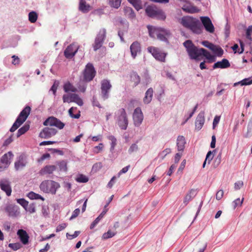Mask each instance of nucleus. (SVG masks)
<instances>
[{
    "mask_svg": "<svg viewBox=\"0 0 252 252\" xmlns=\"http://www.w3.org/2000/svg\"><path fill=\"white\" fill-rule=\"evenodd\" d=\"M181 24L184 27L190 30L194 33L199 34L202 33V27L199 21L192 17L184 16L181 19Z\"/></svg>",
    "mask_w": 252,
    "mask_h": 252,
    "instance_id": "f257e3e1",
    "label": "nucleus"
},
{
    "mask_svg": "<svg viewBox=\"0 0 252 252\" xmlns=\"http://www.w3.org/2000/svg\"><path fill=\"white\" fill-rule=\"evenodd\" d=\"M27 162L25 161L24 156L20 155L18 159L14 163V167L16 170H19L26 165Z\"/></svg>",
    "mask_w": 252,
    "mask_h": 252,
    "instance_id": "393cba45",
    "label": "nucleus"
},
{
    "mask_svg": "<svg viewBox=\"0 0 252 252\" xmlns=\"http://www.w3.org/2000/svg\"><path fill=\"white\" fill-rule=\"evenodd\" d=\"M71 94H63V100L64 103L71 102Z\"/></svg>",
    "mask_w": 252,
    "mask_h": 252,
    "instance_id": "e2e57ef3",
    "label": "nucleus"
},
{
    "mask_svg": "<svg viewBox=\"0 0 252 252\" xmlns=\"http://www.w3.org/2000/svg\"><path fill=\"white\" fill-rule=\"evenodd\" d=\"M217 56L221 57L223 54V49L220 46H217L215 45V47L214 48V50H212Z\"/></svg>",
    "mask_w": 252,
    "mask_h": 252,
    "instance_id": "de8ad7c7",
    "label": "nucleus"
},
{
    "mask_svg": "<svg viewBox=\"0 0 252 252\" xmlns=\"http://www.w3.org/2000/svg\"><path fill=\"white\" fill-rule=\"evenodd\" d=\"M8 247L13 251H17L21 248L22 245L20 243H10Z\"/></svg>",
    "mask_w": 252,
    "mask_h": 252,
    "instance_id": "052dcab7",
    "label": "nucleus"
},
{
    "mask_svg": "<svg viewBox=\"0 0 252 252\" xmlns=\"http://www.w3.org/2000/svg\"><path fill=\"white\" fill-rule=\"evenodd\" d=\"M89 5H86V2L84 0H80L79 9L84 13H86L89 11Z\"/></svg>",
    "mask_w": 252,
    "mask_h": 252,
    "instance_id": "473e14b6",
    "label": "nucleus"
},
{
    "mask_svg": "<svg viewBox=\"0 0 252 252\" xmlns=\"http://www.w3.org/2000/svg\"><path fill=\"white\" fill-rule=\"evenodd\" d=\"M153 92L154 91L152 88H149L146 92L143 98V102L145 104H149L151 102L153 95Z\"/></svg>",
    "mask_w": 252,
    "mask_h": 252,
    "instance_id": "c85d7f7f",
    "label": "nucleus"
},
{
    "mask_svg": "<svg viewBox=\"0 0 252 252\" xmlns=\"http://www.w3.org/2000/svg\"><path fill=\"white\" fill-rule=\"evenodd\" d=\"M186 143L185 137L179 135L177 139V146L179 151H183L185 149V145Z\"/></svg>",
    "mask_w": 252,
    "mask_h": 252,
    "instance_id": "bb28decb",
    "label": "nucleus"
},
{
    "mask_svg": "<svg viewBox=\"0 0 252 252\" xmlns=\"http://www.w3.org/2000/svg\"><path fill=\"white\" fill-rule=\"evenodd\" d=\"M58 131L54 128L45 127L40 132L39 136L42 138H49L56 135Z\"/></svg>",
    "mask_w": 252,
    "mask_h": 252,
    "instance_id": "ddd939ff",
    "label": "nucleus"
},
{
    "mask_svg": "<svg viewBox=\"0 0 252 252\" xmlns=\"http://www.w3.org/2000/svg\"><path fill=\"white\" fill-rule=\"evenodd\" d=\"M12 136L13 135L11 134L7 139H6L3 142L2 146L6 147L9 145L13 141Z\"/></svg>",
    "mask_w": 252,
    "mask_h": 252,
    "instance_id": "774afa93",
    "label": "nucleus"
},
{
    "mask_svg": "<svg viewBox=\"0 0 252 252\" xmlns=\"http://www.w3.org/2000/svg\"><path fill=\"white\" fill-rule=\"evenodd\" d=\"M205 122L204 112H200L197 115L195 120V128L198 130H200Z\"/></svg>",
    "mask_w": 252,
    "mask_h": 252,
    "instance_id": "6ab92c4d",
    "label": "nucleus"
},
{
    "mask_svg": "<svg viewBox=\"0 0 252 252\" xmlns=\"http://www.w3.org/2000/svg\"><path fill=\"white\" fill-rule=\"evenodd\" d=\"M43 124L45 126H55L60 129H63L64 126V123L54 116L49 117L43 122Z\"/></svg>",
    "mask_w": 252,
    "mask_h": 252,
    "instance_id": "1a4fd4ad",
    "label": "nucleus"
},
{
    "mask_svg": "<svg viewBox=\"0 0 252 252\" xmlns=\"http://www.w3.org/2000/svg\"><path fill=\"white\" fill-rule=\"evenodd\" d=\"M124 12L128 19L133 20L135 18L136 14L131 7L128 6L124 7Z\"/></svg>",
    "mask_w": 252,
    "mask_h": 252,
    "instance_id": "cd10ccee",
    "label": "nucleus"
},
{
    "mask_svg": "<svg viewBox=\"0 0 252 252\" xmlns=\"http://www.w3.org/2000/svg\"><path fill=\"white\" fill-rule=\"evenodd\" d=\"M76 107H72L68 110V114L70 117L73 119H78L80 117V111H78V112L76 114H74L73 112L74 110H76Z\"/></svg>",
    "mask_w": 252,
    "mask_h": 252,
    "instance_id": "37998d69",
    "label": "nucleus"
},
{
    "mask_svg": "<svg viewBox=\"0 0 252 252\" xmlns=\"http://www.w3.org/2000/svg\"><path fill=\"white\" fill-rule=\"evenodd\" d=\"M118 113L120 115L117 117V124L121 129L126 130L128 124L126 110L124 108H121L118 110Z\"/></svg>",
    "mask_w": 252,
    "mask_h": 252,
    "instance_id": "423d86ee",
    "label": "nucleus"
},
{
    "mask_svg": "<svg viewBox=\"0 0 252 252\" xmlns=\"http://www.w3.org/2000/svg\"><path fill=\"white\" fill-rule=\"evenodd\" d=\"M71 102L77 103L79 106H81L83 105L82 99L76 94H71Z\"/></svg>",
    "mask_w": 252,
    "mask_h": 252,
    "instance_id": "c9c22d12",
    "label": "nucleus"
},
{
    "mask_svg": "<svg viewBox=\"0 0 252 252\" xmlns=\"http://www.w3.org/2000/svg\"><path fill=\"white\" fill-rule=\"evenodd\" d=\"M132 81L134 82V86H137L140 82V77L137 73H133L132 76Z\"/></svg>",
    "mask_w": 252,
    "mask_h": 252,
    "instance_id": "13d9d810",
    "label": "nucleus"
},
{
    "mask_svg": "<svg viewBox=\"0 0 252 252\" xmlns=\"http://www.w3.org/2000/svg\"><path fill=\"white\" fill-rule=\"evenodd\" d=\"M0 188L6 193L7 196L11 195L12 189L10 183L7 180L3 179L0 181Z\"/></svg>",
    "mask_w": 252,
    "mask_h": 252,
    "instance_id": "a211bd4d",
    "label": "nucleus"
},
{
    "mask_svg": "<svg viewBox=\"0 0 252 252\" xmlns=\"http://www.w3.org/2000/svg\"><path fill=\"white\" fill-rule=\"evenodd\" d=\"M60 187L59 183L53 180H47L41 182L39 188L41 190L45 193L55 195Z\"/></svg>",
    "mask_w": 252,
    "mask_h": 252,
    "instance_id": "7ed1b4c3",
    "label": "nucleus"
},
{
    "mask_svg": "<svg viewBox=\"0 0 252 252\" xmlns=\"http://www.w3.org/2000/svg\"><path fill=\"white\" fill-rule=\"evenodd\" d=\"M183 45L186 48V50L190 59L194 60L196 61L200 60L199 57L203 56V54L201 51L202 50H204V48L198 49L190 40L185 41Z\"/></svg>",
    "mask_w": 252,
    "mask_h": 252,
    "instance_id": "f03ea898",
    "label": "nucleus"
},
{
    "mask_svg": "<svg viewBox=\"0 0 252 252\" xmlns=\"http://www.w3.org/2000/svg\"><path fill=\"white\" fill-rule=\"evenodd\" d=\"M116 234V233L113 232L111 231L110 230H108L107 232L104 233L102 235V239H107L110 238H112L114 236H115Z\"/></svg>",
    "mask_w": 252,
    "mask_h": 252,
    "instance_id": "bf43d9fd",
    "label": "nucleus"
},
{
    "mask_svg": "<svg viewBox=\"0 0 252 252\" xmlns=\"http://www.w3.org/2000/svg\"><path fill=\"white\" fill-rule=\"evenodd\" d=\"M128 29V25L127 24H126L125 25H124V31H122L121 29H119L118 34L119 37L120 38L121 41L123 42H125V39L123 37V36L125 34V33H126L127 32Z\"/></svg>",
    "mask_w": 252,
    "mask_h": 252,
    "instance_id": "4c0bfd02",
    "label": "nucleus"
},
{
    "mask_svg": "<svg viewBox=\"0 0 252 252\" xmlns=\"http://www.w3.org/2000/svg\"><path fill=\"white\" fill-rule=\"evenodd\" d=\"M13 156L12 152L9 151L1 157L0 158V172H2L8 168L11 163L10 160Z\"/></svg>",
    "mask_w": 252,
    "mask_h": 252,
    "instance_id": "9d476101",
    "label": "nucleus"
},
{
    "mask_svg": "<svg viewBox=\"0 0 252 252\" xmlns=\"http://www.w3.org/2000/svg\"><path fill=\"white\" fill-rule=\"evenodd\" d=\"M128 29V25L127 24H126L125 25H124V31H122L121 29H119L118 34L119 37L120 38L121 41L123 42H125V39L123 37V36L125 34V33H126L127 32Z\"/></svg>",
    "mask_w": 252,
    "mask_h": 252,
    "instance_id": "e433bc0d",
    "label": "nucleus"
},
{
    "mask_svg": "<svg viewBox=\"0 0 252 252\" xmlns=\"http://www.w3.org/2000/svg\"><path fill=\"white\" fill-rule=\"evenodd\" d=\"M171 32L169 30L161 28L160 32H159L157 38L162 41L168 43V38H169Z\"/></svg>",
    "mask_w": 252,
    "mask_h": 252,
    "instance_id": "f3484780",
    "label": "nucleus"
},
{
    "mask_svg": "<svg viewBox=\"0 0 252 252\" xmlns=\"http://www.w3.org/2000/svg\"><path fill=\"white\" fill-rule=\"evenodd\" d=\"M207 247V243L202 242H199L196 244L195 248L194 249L198 251V252H204Z\"/></svg>",
    "mask_w": 252,
    "mask_h": 252,
    "instance_id": "a19ab883",
    "label": "nucleus"
},
{
    "mask_svg": "<svg viewBox=\"0 0 252 252\" xmlns=\"http://www.w3.org/2000/svg\"><path fill=\"white\" fill-rule=\"evenodd\" d=\"M127 1L132 4L137 11L142 9V2L141 0H128Z\"/></svg>",
    "mask_w": 252,
    "mask_h": 252,
    "instance_id": "72a5a7b5",
    "label": "nucleus"
},
{
    "mask_svg": "<svg viewBox=\"0 0 252 252\" xmlns=\"http://www.w3.org/2000/svg\"><path fill=\"white\" fill-rule=\"evenodd\" d=\"M243 200L244 198H242L241 200H240V198H237L235 199L232 202L233 208L234 209L236 208L239 205L240 206H241L242 204L243 203Z\"/></svg>",
    "mask_w": 252,
    "mask_h": 252,
    "instance_id": "0e129e2a",
    "label": "nucleus"
},
{
    "mask_svg": "<svg viewBox=\"0 0 252 252\" xmlns=\"http://www.w3.org/2000/svg\"><path fill=\"white\" fill-rule=\"evenodd\" d=\"M37 19V14L35 11H31L29 13V20L32 23H35Z\"/></svg>",
    "mask_w": 252,
    "mask_h": 252,
    "instance_id": "a18cd8bd",
    "label": "nucleus"
},
{
    "mask_svg": "<svg viewBox=\"0 0 252 252\" xmlns=\"http://www.w3.org/2000/svg\"><path fill=\"white\" fill-rule=\"evenodd\" d=\"M57 164L59 165L60 170L66 172L67 171V164L65 161L62 160L58 162Z\"/></svg>",
    "mask_w": 252,
    "mask_h": 252,
    "instance_id": "603ef678",
    "label": "nucleus"
},
{
    "mask_svg": "<svg viewBox=\"0 0 252 252\" xmlns=\"http://www.w3.org/2000/svg\"><path fill=\"white\" fill-rule=\"evenodd\" d=\"M201 44L205 47L209 48L210 50H214V48L215 47V45L207 40H204L202 41Z\"/></svg>",
    "mask_w": 252,
    "mask_h": 252,
    "instance_id": "864d4df0",
    "label": "nucleus"
},
{
    "mask_svg": "<svg viewBox=\"0 0 252 252\" xmlns=\"http://www.w3.org/2000/svg\"><path fill=\"white\" fill-rule=\"evenodd\" d=\"M30 128L29 125L25 124L22 127L20 128L17 132V137H19L25 133Z\"/></svg>",
    "mask_w": 252,
    "mask_h": 252,
    "instance_id": "58836bf2",
    "label": "nucleus"
},
{
    "mask_svg": "<svg viewBox=\"0 0 252 252\" xmlns=\"http://www.w3.org/2000/svg\"><path fill=\"white\" fill-rule=\"evenodd\" d=\"M197 194L196 190L194 189H191L185 196L184 200V203L187 205L189 201L194 197Z\"/></svg>",
    "mask_w": 252,
    "mask_h": 252,
    "instance_id": "c756f323",
    "label": "nucleus"
},
{
    "mask_svg": "<svg viewBox=\"0 0 252 252\" xmlns=\"http://www.w3.org/2000/svg\"><path fill=\"white\" fill-rule=\"evenodd\" d=\"M106 30L105 29H100L94 39V43L93 44L94 50L96 51L102 46L106 37Z\"/></svg>",
    "mask_w": 252,
    "mask_h": 252,
    "instance_id": "0eeeda50",
    "label": "nucleus"
},
{
    "mask_svg": "<svg viewBox=\"0 0 252 252\" xmlns=\"http://www.w3.org/2000/svg\"><path fill=\"white\" fill-rule=\"evenodd\" d=\"M148 51L149 53H151L153 56L157 60L164 62L166 57V54L161 52L158 49L154 47H149Z\"/></svg>",
    "mask_w": 252,
    "mask_h": 252,
    "instance_id": "9b49d317",
    "label": "nucleus"
},
{
    "mask_svg": "<svg viewBox=\"0 0 252 252\" xmlns=\"http://www.w3.org/2000/svg\"><path fill=\"white\" fill-rule=\"evenodd\" d=\"M166 17V16L165 13L162 10L158 9L155 18L160 20H164Z\"/></svg>",
    "mask_w": 252,
    "mask_h": 252,
    "instance_id": "49530a36",
    "label": "nucleus"
},
{
    "mask_svg": "<svg viewBox=\"0 0 252 252\" xmlns=\"http://www.w3.org/2000/svg\"><path fill=\"white\" fill-rule=\"evenodd\" d=\"M214 156L213 155V152L211 151H209L206 156V160H208V163L210 164L211 161L213 158Z\"/></svg>",
    "mask_w": 252,
    "mask_h": 252,
    "instance_id": "338daca9",
    "label": "nucleus"
},
{
    "mask_svg": "<svg viewBox=\"0 0 252 252\" xmlns=\"http://www.w3.org/2000/svg\"><path fill=\"white\" fill-rule=\"evenodd\" d=\"M77 182L85 183L89 181V178L83 174H79L76 179Z\"/></svg>",
    "mask_w": 252,
    "mask_h": 252,
    "instance_id": "09e8293b",
    "label": "nucleus"
},
{
    "mask_svg": "<svg viewBox=\"0 0 252 252\" xmlns=\"http://www.w3.org/2000/svg\"><path fill=\"white\" fill-rule=\"evenodd\" d=\"M59 84L60 83L59 81L55 80L54 84L50 88V91L53 92V94L54 95V96H56V95L57 90L58 89V87H59Z\"/></svg>",
    "mask_w": 252,
    "mask_h": 252,
    "instance_id": "6e6d98bb",
    "label": "nucleus"
},
{
    "mask_svg": "<svg viewBox=\"0 0 252 252\" xmlns=\"http://www.w3.org/2000/svg\"><path fill=\"white\" fill-rule=\"evenodd\" d=\"M230 66V63L229 61L226 59H223L221 61H218L215 63L213 65V69L218 68L224 69L228 68Z\"/></svg>",
    "mask_w": 252,
    "mask_h": 252,
    "instance_id": "aec40b11",
    "label": "nucleus"
},
{
    "mask_svg": "<svg viewBox=\"0 0 252 252\" xmlns=\"http://www.w3.org/2000/svg\"><path fill=\"white\" fill-rule=\"evenodd\" d=\"M183 10L189 13H196L199 11V9L196 6L191 5H184Z\"/></svg>",
    "mask_w": 252,
    "mask_h": 252,
    "instance_id": "2f4dec72",
    "label": "nucleus"
},
{
    "mask_svg": "<svg viewBox=\"0 0 252 252\" xmlns=\"http://www.w3.org/2000/svg\"><path fill=\"white\" fill-rule=\"evenodd\" d=\"M133 119L135 126H139L142 124L143 120V115L140 107L135 109L133 114Z\"/></svg>",
    "mask_w": 252,
    "mask_h": 252,
    "instance_id": "f8f14e48",
    "label": "nucleus"
},
{
    "mask_svg": "<svg viewBox=\"0 0 252 252\" xmlns=\"http://www.w3.org/2000/svg\"><path fill=\"white\" fill-rule=\"evenodd\" d=\"M31 111V108L29 106H26L20 113L9 131L13 132L20 127L26 121Z\"/></svg>",
    "mask_w": 252,
    "mask_h": 252,
    "instance_id": "20e7f679",
    "label": "nucleus"
},
{
    "mask_svg": "<svg viewBox=\"0 0 252 252\" xmlns=\"http://www.w3.org/2000/svg\"><path fill=\"white\" fill-rule=\"evenodd\" d=\"M138 150V145L136 143L132 144L129 147L128 152L129 154L133 152H136Z\"/></svg>",
    "mask_w": 252,
    "mask_h": 252,
    "instance_id": "680f3d73",
    "label": "nucleus"
},
{
    "mask_svg": "<svg viewBox=\"0 0 252 252\" xmlns=\"http://www.w3.org/2000/svg\"><path fill=\"white\" fill-rule=\"evenodd\" d=\"M252 34V25L248 27L246 30V38L249 40L248 44L251 45L252 42V37L251 35Z\"/></svg>",
    "mask_w": 252,
    "mask_h": 252,
    "instance_id": "c03bdc74",
    "label": "nucleus"
},
{
    "mask_svg": "<svg viewBox=\"0 0 252 252\" xmlns=\"http://www.w3.org/2000/svg\"><path fill=\"white\" fill-rule=\"evenodd\" d=\"M158 9L155 5H148L145 9L146 15L149 17L155 18Z\"/></svg>",
    "mask_w": 252,
    "mask_h": 252,
    "instance_id": "b1692460",
    "label": "nucleus"
},
{
    "mask_svg": "<svg viewBox=\"0 0 252 252\" xmlns=\"http://www.w3.org/2000/svg\"><path fill=\"white\" fill-rule=\"evenodd\" d=\"M5 211L8 213L9 217L13 218L18 216L20 213L19 207L14 204H9L5 208Z\"/></svg>",
    "mask_w": 252,
    "mask_h": 252,
    "instance_id": "2eb2a0df",
    "label": "nucleus"
},
{
    "mask_svg": "<svg viewBox=\"0 0 252 252\" xmlns=\"http://www.w3.org/2000/svg\"><path fill=\"white\" fill-rule=\"evenodd\" d=\"M57 169V167L54 165H47L42 168L39 171V174L44 175L45 174H50L53 173Z\"/></svg>",
    "mask_w": 252,
    "mask_h": 252,
    "instance_id": "5701e85b",
    "label": "nucleus"
},
{
    "mask_svg": "<svg viewBox=\"0 0 252 252\" xmlns=\"http://www.w3.org/2000/svg\"><path fill=\"white\" fill-rule=\"evenodd\" d=\"M252 77L245 78L239 81L241 86H246L252 84Z\"/></svg>",
    "mask_w": 252,
    "mask_h": 252,
    "instance_id": "4d7b16f0",
    "label": "nucleus"
},
{
    "mask_svg": "<svg viewBox=\"0 0 252 252\" xmlns=\"http://www.w3.org/2000/svg\"><path fill=\"white\" fill-rule=\"evenodd\" d=\"M100 84L101 96L103 100H105L109 97V93L112 88V85L110 80L108 79L101 80Z\"/></svg>",
    "mask_w": 252,
    "mask_h": 252,
    "instance_id": "6e6552de",
    "label": "nucleus"
},
{
    "mask_svg": "<svg viewBox=\"0 0 252 252\" xmlns=\"http://www.w3.org/2000/svg\"><path fill=\"white\" fill-rule=\"evenodd\" d=\"M149 34L150 37L155 38L157 37L161 28H156L152 26H147Z\"/></svg>",
    "mask_w": 252,
    "mask_h": 252,
    "instance_id": "a878e982",
    "label": "nucleus"
},
{
    "mask_svg": "<svg viewBox=\"0 0 252 252\" xmlns=\"http://www.w3.org/2000/svg\"><path fill=\"white\" fill-rule=\"evenodd\" d=\"M27 196L31 199H41L44 200V197L41 196L40 194L36 193L33 191H30L27 194Z\"/></svg>",
    "mask_w": 252,
    "mask_h": 252,
    "instance_id": "ea45409f",
    "label": "nucleus"
},
{
    "mask_svg": "<svg viewBox=\"0 0 252 252\" xmlns=\"http://www.w3.org/2000/svg\"><path fill=\"white\" fill-rule=\"evenodd\" d=\"M63 90L65 93L71 92L75 93L77 92V89L75 88L69 82L65 83L63 87Z\"/></svg>",
    "mask_w": 252,
    "mask_h": 252,
    "instance_id": "f704fd0d",
    "label": "nucleus"
},
{
    "mask_svg": "<svg viewBox=\"0 0 252 252\" xmlns=\"http://www.w3.org/2000/svg\"><path fill=\"white\" fill-rule=\"evenodd\" d=\"M130 50L131 56L135 59L137 53L141 52V46L140 43L138 41L133 42L130 46Z\"/></svg>",
    "mask_w": 252,
    "mask_h": 252,
    "instance_id": "412c9836",
    "label": "nucleus"
},
{
    "mask_svg": "<svg viewBox=\"0 0 252 252\" xmlns=\"http://www.w3.org/2000/svg\"><path fill=\"white\" fill-rule=\"evenodd\" d=\"M20 241L24 245H27L29 243V236L27 232L23 229H19L17 232Z\"/></svg>",
    "mask_w": 252,
    "mask_h": 252,
    "instance_id": "4be33fe9",
    "label": "nucleus"
},
{
    "mask_svg": "<svg viewBox=\"0 0 252 252\" xmlns=\"http://www.w3.org/2000/svg\"><path fill=\"white\" fill-rule=\"evenodd\" d=\"M18 203L20 204L26 210L28 207L29 202L26 200L24 198H19L17 199Z\"/></svg>",
    "mask_w": 252,
    "mask_h": 252,
    "instance_id": "5fc2aeb1",
    "label": "nucleus"
},
{
    "mask_svg": "<svg viewBox=\"0 0 252 252\" xmlns=\"http://www.w3.org/2000/svg\"><path fill=\"white\" fill-rule=\"evenodd\" d=\"M27 211L29 212L30 213H33L35 212V206L34 203H31L27 208Z\"/></svg>",
    "mask_w": 252,
    "mask_h": 252,
    "instance_id": "69168bd1",
    "label": "nucleus"
},
{
    "mask_svg": "<svg viewBox=\"0 0 252 252\" xmlns=\"http://www.w3.org/2000/svg\"><path fill=\"white\" fill-rule=\"evenodd\" d=\"M121 1V0H109V5L117 9L120 6Z\"/></svg>",
    "mask_w": 252,
    "mask_h": 252,
    "instance_id": "8fccbe9b",
    "label": "nucleus"
},
{
    "mask_svg": "<svg viewBox=\"0 0 252 252\" xmlns=\"http://www.w3.org/2000/svg\"><path fill=\"white\" fill-rule=\"evenodd\" d=\"M78 51V48L73 44L68 45L64 51V56L67 59H71L74 57Z\"/></svg>",
    "mask_w": 252,
    "mask_h": 252,
    "instance_id": "dca6fc26",
    "label": "nucleus"
},
{
    "mask_svg": "<svg viewBox=\"0 0 252 252\" xmlns=\"http://www.w3.org/2000/svg\"><path fill=\"white\" fill-rule=\"evenodd\" d=\"M201 21L206 31L210 33L214 32L215 28L209 17L207 16L201 17Z\"/></svg>",
    "mask_w": 252,
    "mask_h": 252,
    "instance_id": "4468645a",
    "label": "nucleus"
},
{
    "mask_svg": "<svg viewBox=\"0 0 252 252\" xmlns=\"http://www.w3.org/2000/svg\"><path fill=\"white\" fill-rule=\"evenodd\" d=\"M201 51L202 52V53H203V56L205 57L206 59L208 60V62L209 63H212L216 61V56L211 55L208 51L205 49L204 50H202Z\"/></svg>",
    "mask_w": 252,
    "mask_h": 252,
    "instance_id": "7c9ffc66",
    "label": "nucleus"
},
{
    "mask_svg": "<svg viewBox=\"0 0 252 252\" xmlns=\"http://www.w3.org/2000/svg\"><path fill=\"white\" fill-rule=\"evenodd\" d=\"M109 140L111 141L110 151L114 150L115 146L117 144V139L113 135H110L108 137Z\"/></svg>",
    "mask_w": 252,
    "mask_h": 252,
    "instance_id": "3c124183",
    "label": "nucleus"
},
{
    "mask_svg": "<svg viewBox=\"0 0 252 252\" xmlns=\"http://www.w3.org/2000/svg\"><path fill=\"white\" fill-rule=\"evenodd\" d=\"M252 136V117H251V119L250 120V121L247 127V132L244 135V137L245 138H249Z\"/></svg>",
    "mask_w": 252,
    "mask_h": 252,
    "instance_id": "79ce46f5",
    "label": "nucleus"
},
{
    "mask_svg": "<svg viewBox=\"0 0 252 252\" xmlns=\"http://www.w3.org/2000/svg\"><path fill=\"white\" fill-rule=\"evenodd\" d=\"M96 72L93 63H88L83 71V81L89 82L93 80Z\"/></svg>",
    "mask_w": 252,
    "mask_h": 252,
    "instance_id": "39448f33",
    "label": "nucleus"
}]
</instances>
